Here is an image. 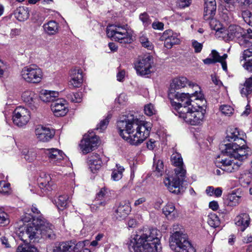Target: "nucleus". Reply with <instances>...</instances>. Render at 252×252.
<instances>
[{
  "label": "nucleus",
  "mask_w": 252,
  "mask_h": 252,
  "mask_svg": "<svg viewBox=\"0 0 252 252\" xmlns=\"http://www.w3.org/2000/svg\"><path fill=\"white\" fill-rule=\"evenodd\" d=\"M245 35L243 36L242 42H240V44L242 45L245 43L251 42L249 39H252V30L249 29L247 30H245Z\"/></svg>",
  "instance_id": "47"
},
{
  "label": "nucleus",
  "mask_w": 252,
  "mask_h": 252,
  "mask_svg": "<svg viewBox=\"0 0 252 252\" xmlns=\"http://www.w3.org/2000/svg\"><path fill=\"white\" fill-rule=\"evenodd\" d=\"M55 202L57 207L60 210H63L65 208L67 204V199L66 196L60 195Z\"/></svg>",
  "instance_id": "40"
},
{
  "label": "nucleus",
  "mask_w": 252,
  "mask_h": 252,
  "mask_svg": "<svg viewBox=\"0 0 252 252\" xmlns=\"http://www.w3.org/2000/svg\"><path fill=\"white\" fill-rule=\"evenodd\" d=\"M241 197L235 193L229 194L227 196L226 199L229 206H236L240 202Z\"/></svg>",
  "instance_id": "33"
},
{
  "label": "nucleus",
  "mask_w": 252,
  "mask_h": 252,
  "mask_svg": "<svg viewBox=\"0 0 252 252\" xmlns=\"http://www.w3.org/2000/svg\"><path fill=\"white\" fill-rule=\"evenodd\" d=\"M130 210V207L128 204L121 203L115 211L114 216L117 220H123L128 214Z\"/></svg>",
  "instance_id": "24"
},
{
  "label": "nucleus",
  "mask_w": 252,
  "mask_h": 252,
  "mask_svg": "<svg viewBox=\"0 0 252 252\" xmlns=\"http://www.w3.org/2000/svg\"><path fill=\"white\" fill-rule=\"evenodd\" d=\"M210 56H211L214 61H215V63L220 61V56L216 50H213Z\"/></svg>",
  "instance_id": "55"
},
{
  "label": "nucleus",
  "mask_w": 252,
  "mask_h": 252,
  "mask_svg": "<svg viewBox=\"0 0 252 252\" xmlns=\"http://www.w3.org/2000/svg\"><path fill=\"white\" fill-rule=\"evenodd\" d=\"M22 153L24 156L25 159L29 162L33 161L36 157V154L33 150L24 149Z\"/></svg>",
  "instance_id": "34"
},
{
  "label": "nucleus",
  "mask_w": 252,
  "mask_h": 252,
  "mask_svg": "<svg viewBox=\"0 0 252 252\" xmlns=\"http://www.w3.org/2000/svg\"><path fill=\"white\" fill-rule=\"evenodd\" d=\"M87 162L91 171L95 173L100 168L102 162L99 155L96 153H93L87 159Z\"/></svg>",
  "instance_id": "20"
},
{
  "label": "nucleus",
  "mask_w": 252,
  "mask_h": 252,
  "mask_svg": "<svg viewBox=\"0 0 252 252\" xmlns=\"http://www.w3.org/2000/svg\"><path fill=\"white\" fill-rule=\"evenodd\" d=\"M208 222L212 227H217L220 224V220L216 214H211L209 216Z\"/></svg>",
  "instance_id": "43"
},
{
  "label": "nucleus",
  "mask_w": 252,
  "mask_h": 252,
  "mask_svg": "<svg viewBox=\"0 0 252 252\" xmlns=\"http://www.w3.org/2000/svg\"><path fill=\"white\" fill-rule=\"evenodd\" d=\"M32 241L30 240L28 242L23 241L25 244L19 246L17 249V252H39L36 247L29 244Z\"/></svg>",
  "instance_id": "32"
},
{
  "label": "nucleus",
  "mask_w": 252,
  "mask_h": 252,
  "mask_svg": "<svg viewBox=\"0 0 252 252\" xmlns=\"http://www.w3.org/2000/svg\"><path fill=\"white\" fill-rule=\"evenodd\" d=\"M241 15L244 21L252 27V14L251 12L248 10H245L242 11Z\"/></svg>",
  "instance_id": "44"
},
{
  "label": "nucleus",
  "mask_w": 252,
  "mask_h": 252,
  "mask_svg": "<svg viewBox=\"0 0 252 252\" xmlns=\"http://www.w3.org/2000/svg\"><path fill=\"white\" fill-rule=\"evenodd\" d=\"M163 169V164L162 161L158 160L156 165V170L159 173L162 171Z\"/></svg>",
  "instance_id": "60"
},
{
  "label": "nucleus",
  "mask_w": 252,
  "mask_h": 252,
  "mask_svg": "<svg viewBox=\"0 0 252 252\" xmlns=\"http://www.w3.org/2000/svg\"><path fill=\"white\" fill-rule=\"evenodd\" d=\"M144 111L145 114L149 116H151L156 113V110L152 103H149L145 105Z\"/></svg>",
  "instance_id": "46"
},
{
  "label": "nucleus",
  "mask_w": 252,
  "mask_h": 252,
  "mask_svg": "<svg viewBox=\"0 0 252 252\" xmlns=\"http://www.w3.org/2000/svg\"><path fill=\"white\" fill-rule=\"evenodd\" d=\"M153 63V59L150 55H145L140 58L135 64L137 73L142 76L150 74L152 72Z\"/></svg>",
  "instance_id": "11"
},
{
  "label": "nucleus",
  "mask_w": 252,
  "mask_h": 252,
  "mask_svg": "<svg viewBox=\"0 0 252 252\" xmlns=\"http://www.w3.org/2000/svg\"><path fill=\"white\" fill-rule=\"evenodd\" d=\"M22 98L25 103L32 106L36 102L37 95L32 91L27 90L23 93Z\"/></svg>",
  "instance_id": "28"
},
{
  "label": "nucleus",
  "mask_w": 252,
  "mask_h": 252,
  "mask_svg": "<svg viewBox=\"0 0 252 252\" xmlns=\"http://www.w3.org/2000/svg\"><path fill=\"white\" fill-rule=\"evenodd\" d=\"M180 40L177 37L176 33L171 36L169 38L166 39L164 41V45L167 48H171L174 45L180 43Z\"/></svg>",
  "instance_id": "35"
},
{
  "label": "nucleus",
  "mask_w": 252,
  "mask_h": 252,
  "mask_svg": "<svg viewBox=\"0 0 252 252\" xmlns=\"http://www.w3.org/2000/svg\"><path fill=\"white\" fill-rule=\"evenodd\" d=\"M46 154L48 156L51 162L57 164L63 158L64 154L61 150L56 148L48 149L46 150Z\"/></svg>",
  "instance_id": "21"
},
{
  "label": "nucleus",
  "mask_w": 252,
  "mask_h": 252,
  "mask_svg": "<svg viewBox=\"0 0 252 252\" xmlns=\"http://www.w3.org/2000/svg\"><path fill=\"white\" fill-rule=\"evenodd\" d=\"M160 235V232L156 228H144L130 237L128 249L130 252H157Z\"/></svg>",
  "instance_id": "5"
},
{
  "label": "nucleus",
  "mask_w": 252,
  "mask_h": 252,
  "mask_svg": "<svg viewBox=\"0 0 252 252\" xmlns=\"http://www.w3.org/2000/svg\"><path fill=\"white\" fill-rule=\"evenodd\" d=\"M69 86L71 88H79L83 83L82 71L80 69L74 68L70 72Z\"/></svg>",
  "instance_id": "18"
},
{
  "label": "nucleus",
  "mask_w": 252,
  "mask_h": 252,
  "mask_svg": "<svg viewBox=\"0 0 252 252\" xmlns=\"http://www.w3.org/2000/svg\"><path fill=\"white\" fill-rule=\"evenodd\" d=\"M209 207L214 211L217 210L219 208V204L217 201H213L210 202Z\"/></svg>",
  "instance_id": "62"
},
{
  "label": "nucleus",
  "mask_w": 252,
  "mask_h": 252,
  "mask_svg": "<svg viewBox=\"0 0 252 252\" xmlns=\"http://www.w3.org/2000/svg\"><path fill=\"white\" fill-rule=\"evenodd\" d=\"M67 97L72 102L79 103L82 99V94L81 92L69 94H67Z\"/></svg>",
  "instance_id": "38"
},
{
  "label": "nucleus",
  "mask_w": 252,
  "mask_h": 252,
  "mask_svg": "<svg viewBox=\"0 0 252 252\" xmlns=\"http://www.w3.org/2000/svg\"><path fill=\"white\" fill-rule=\"evenodd\" d=\"M245 30L238 25H230L226 32L223 33V37L227 40L237 39L242 42Z\"/></svg>",
  "instance_id": "15"
},
{
  "label": "nucleus",
  "mask_w": 252,
  "mask_h": 252,
  "mask_svg": "<svg viewBox=\"0 0 252 252\" xmlns=\"http://www.w3.org/2000/svg\"><path fill=\"white\" fill-rule=\"evenodd\" d=\"M178 225H173L170 236V246L175 252H195L194 248L188 241L187 234L177 231Z\"/></svg>",
  "instance_id": "8"
},
{
  "label": "nucleus",
  "mask_w": 252,
  "mask_h": 252,
  "mask_svg": "<svg viewBox=\"0 0 252 252\" xmlns=\"http://www.w3.org/2000/svg\"><path fill=\"white\" fill-rule=\"evenodd\" d=\"M14 15L18 21H25L28 19L30 16L29 8L26 7L20 6L15 10Z\"/></svg>",
  "instance_id": "27"
},
{
  "label": "nucleus",
  "mask_w": 252,
  "mask_h": 252,
  "mask_svg": "<svg viewBox=\"0 0 252 252\" xmlns=\"http://www.w3.org/2000/svg\"><path fill=\"white\" fill-rule=\"evenodd\" d=\"M31 210L33 214V215L31 216L30 214H26L25 216L22 219V220L24 223L29 222L32 219V221L31 222H33L34 219L40 216L43 217L40 213V210L37 208L36 205H32Z\"/></svg>",
  "instance_id": "31"
},
{
  "label": "nucleus",
  "mask_w": 252,
  "mask_h": 252,
  "mask_svg": "<svg viewBox=\"0 0 252 252\" xmlns=\"http://www.w3.org/2000/svg\"><path fill=\"white\" fill-rule=\"evenodd\" d=\"M65 102L63 99H58L52 103L51 108L55 116L62 117L66 114L68 109Z\"/></svg>",
  "instance_id": "17"
},
{
  "label": "nucleus",
  "mask_w": 252,
  "mask_h": 252,
  "mask_svg": "<svg viewBox=\"0 0 252 252\" xmlns=\"http://www.w3.org/2000/svg\"><path fill=\"white\" fill-rule=\"evenodd\" d=\"M175 33H173L172 30H166L164 31V32L163 33L162 38L163 39H164V41H165L166 39L169 38L171 36H172Z\"/></svg>",
  "instance_id": "59"
},
{
  "label": "nucleus",
  "mask_w": 252,
  "mask_h": 252,
  "mask_svg": "<svg viewBox=\"0 0 252 252\" xmlns=\"http://www.w3.org/2000/svg\"><path fill=\"white\" fill-rule=\"evenodd\" d=\"M127 26L112 25L107 28V35L112 38L115 41L121 43H130L132 42L131 36L127 32L126 27Z\"/></svg>",
  "instance_id": "9"
},
{
  "label": "nucleus",
  "mask_w": 252,
  "mask_h": 252,
  "mask_svg": "<svg viewBox=\"0 0 252 252\" xmlns=\"http://www.w3.org/2000/svg\"><path fill=\"white\" fill-rule=\"evenodd\" d=\"M110 118V116L108 115L104 119L101 120L97 125L95 130L99 131L100 132H103L106 128Z\"/></svg>",
  "instance_id": "39"
},
{
  "label": "nucleus",
  "mask_w": 252,
  "mask_h": 252,
  "mask_svg": "<svg viewBox=\"0 0 252 252\" xmlns=\"http://www.w3.org/2000/svg\"><path fill=\"white\" fill-rule=\"evenodd\" d=\"M39 187L40 188L41 192L43 193H44L45 192H46L47 190H49V188H50V184L49 182H48L47 183L40 182L39 184Z\"/></svg>",
  "instance_id": "53"
},
{
  "label": "nucleus",
  "mask_w": 252,
  "mask_h": 252,
  "mask_svg": "<svg viewBox=\"0 0 252 252\" xmlns=\"http://www.w3.org/2000/svg\"><path fill=\"white\" fill-rule=\"evenodd\" d=\"M127 100V98L126 95L125 94H121L116 99V101L120 104H124Z\"/></svg>",
  "instance_id": "56"
},
{
  "label": "nucleus",
  "mask_w": 252,
  "mask_h": 252,
  "mask_svg": "<svg viewBox=\"0 0 252 252\" xmlns=\"http://www.w3.org/2000/svg\"><path fill=\"white\" fill-rule=\"evenodd\" d=\"M250 217L248 214L242 213L237 216L235 219V224L240 227L241 231H244L249 226L250 222Z\"/></svg>",
  "instance_id": "22"
},
{
  "label": "nucleus",
  "mask_w": 252,
  "mask_h": 252,
  "mask_svg": "<svg viewBox=\"0 0 252 252\" xmlns=\"http://www.w3.org/2000/svg\"><path fill=\"white\" fill-rule=\"evenodd\" d=\"M68 242L52 243L47 246V252H70L71 246Z\"/></svg>",
  "instance_id": "19"
},
{
  "label": "nucleus",
  "mask_w": 252,
  "mask_h": 252,
  "mask_svg": "<svg viewBox=\"0 0 252 252\" xmlns=\"http://www.w3.org/2000/svg\"><path fill=\"white\" fill-rule=\"evenodd\" d=\"M8 65L0 59V77L5 75L8 71Z\"/></svg>",
  "instance_id": "50"
},
{
  "label": "nucleus",
  "mask_w": 252,
  "mask_h": 252,
  "mask_svg": "<svg viewBox=\"0 0 252 252\" xmlns=\"http://www.w3.org/2000/svg\"><path fill=\"white\" fill-rule=\"evenodd\" d=\"M139 19L142 22L145 27H147L151 24V21L150 19V17L146 12L141 13L139 15Z\"/></svg>",
  "instance_id": "49"
},
{
  "label": "nucleus",
  "mask_w": 252,
  "mask_h": 252,
  "mask_svg": "<svg viewBox=\"0 0 252 252\" xmlns=\"http://www.w3.org/2000/svg\"><path fill=\"white\" fill-rule=\"evenodd\" d=\"M21 76L28 83H38L42 79V71L37 65L31 64L22 69Z\"/></svg>",
  "instance_id": "10"
},
{
  "label": "nucleus",
  "mask_w": 252,
  "mask_h": 252,
  "mask_svg": "<svg viewBox=\"0 0 252 252\" xmlns=\"http://www.w3.org/2000/svg\"><path fill=\"white\" fill-rule=\"evenodd\" d=\"M12 119L14 124L17 126H25L30 119V111L23 107H17L13 113Z\"/></svg>",
  "instance_id": "12"
},
{
  "label": "nucleus",
  "mask_w": 252,
  "mask_h": 252,
  "mask_svg": "<svg viewBox=\"0 0 252 252\" xmlns=\"http://www.w3.org/2000/svg\"><path fill=\"white\" fill-rule=\"evenodd\" d=\"M238 135L236 128L231 129L227 133L224 143L220 145L222 157L218 158L215 164L222 171L228 173L237 171L251 154L250 148L245 145L246 141Z\"/></svg>",
  "instance_id": "1"
},
{
  "label": "nucleus",
  "mask_w": 252,
  "mask_h": 252,
  "mask_svg": "<svg viewBox=\"0 0 252 252\" xmlns=\"http://www.w3.org/2000/svg\"><path fill=\"white\" fill-rule=\"evenodd\" d=\"M8 216L3 208H0V225L4 226L9 223Z\"/></svg>",
  "instance_id": "42"
},
{
  "label": "nucleus",
  "mask_w": 252,
  "mask_h": 252,
  "mask_svg": "<svg viewBox=\"0 0 252 252\" xmlns=\"http://www.w3.org/2000/svg\"><path fill=\"white\" fill-rule=\"evenodd\" d=\"M164 24L160 22H154L152 24V28L155 30H162L163 29Z\"/></svg>",
  "instance_id": "57"
},
{
  "label": "nucleus",
  "mask_w": 252,
  "mask_h": 252,
  "mask_svg": "<svg viewBox=\"0 0 252 252\" xmlns=\"http://www.w3.org/2000/svg\"><path fill=\"white\" fill-rule=\"evenodd\" d=\"M220 109L222 114L228 116H230L234 112V109L229 105L221 106Z\"/></svg>",
  "instance_id": "48"
},
{
  "label": "nucleus",
  "mask_w": 252,
  "mask_h": 252,
  "mask_svg": "<svg viewBox=\"0 0 252 252\" xmlns=\"http://www.w3.org/2000/svg\"><path fill=\"white\" fill-rule=\"evenodd\" d=\"M242 58L245 61L243 67L247 71L252 72V48L245 50Z\"/></svg>",
  "instance_id": "26"
},
{
  "label": "nucleus",
  "mask_w": 252,
  "mask_h": 252,
  "mask_svg": "<svg viewBox=\"0 0 252 252\" xmlns=\"http://www.w3.org/2000/svg\"><path fill=\"white\" fill-rule=\"evenodd\" d=\"M120 136L131 145H138L149 136L151 124L144 123L133 115L121 118L117 122Z\"/></svg>",
  "instance_id": "2"
},
{
  "label": "nucleus",
  "mask_w": 252,
  "mask_h": 252,
  "mask_svg": "<svg viewBox=\"0 0 252 252\" xmlns=\"http://www.w3.org/2000/svg\"><path fill=\"white\" fill-rule=\"evenodd\" d=\"M106 194L105 190L104 189H101L96 194L95 199L97 201L101 200L103 198L105 197Z\"/></svg>",
  "instance_id": "58"
},
{
  "label": "nucleus",
  "mask_w": 252,
  "mask_h": 252,
  "mask_svg": "<svg viewBox=\"0 0 252 252\" xmlns=\"http://www.w3.org/2000/svg\"><path fill=\"white\" fill-rule=\"evenodd\" d=\"M98 143V137L90 133L84 135L80 146L82 152L86 154L93 151L97 146Z\"/></svg>",
  "instance_id": "13"
},
{
  "label": "nucleus",
  "mask_w": 252,
  "mask_h": 252,
  "mask_svg": "<svg viewBox=\"0 0 252 252\" xmlns=\"http://www.w3.org/2000/svg\"><path fill=\"white\" fill-rule=\"evenodd\" d=\"M117 170H114L112 173V178L114 181H118L122 178L123 172L124 171L123 167L116 164Z\"/></svg>",
  "instance_id": "37"
},
{
  "label": "nucleus",
  "mask_w": 252,
  "mask_h": 252,
  "mask_svg": "<svg viewBox=\"0 0 252 252\" xmlns=\"http://www.w3.org/2000/svg\"><path fill=\"white\" fill-rule=\"evenodd\" d=\"M203 62L205 64H211L215 63V61H214L212 57L208 58L203 60Z\"/></svg>",
  "instance_id": "64"
},
{
  "label": "nucleus",
  "mask_w": 252,
  "mask_h": 252,
  "mask_svg": "<svg viewBox=\"0 0 252 252\" xmlns=\"http://www.w3.org/2000/svg\"><path fill=\"white\" fill-rule=\"evenodd\" d=\"M198 85L189 81L186 77L176 78L172 80L168 93V98L172 105L188 104L191 98L196 97L195 99H201L202 94L198 95Z\"/></svg>",
  "instance_id": "3"
},
{
  "label": "nucleus",
  "mask_w": 252,
  "mask_h": 252,
  "mask_svg": "<svg viewBox=\"0 0 252 252\" xmlns=\"http://www.w3.org/2000/svg\"><path fill=\"white\" fill-rule=\"evenodd\" d=\"M59 25L55 21L51 20L43 26L44 32L49 35H55L59 32Z\"/></svg>",
  "instance_id": "23"
},
{
  "label": "nucleus",
  "mask_w": 252,
  "mask_h": 252,
  "mask_svg": "<svg viewBox=\"0 0 252 252\" xmlns=\"http://www.w3.org/2000/svg\"><path fill=\"white\" fill-rule=\"evenodd\" d=\"M192 46L194 49V51L195 53H200L203 47V45L201 43H199L196 40H192Z\"/></svg>",
  "instance_id": "52"
},
{
  "label": "nucleus",
  "mask_w": 252,
  "mask_h": 252,
  "mask_svg": "<svg viewBox=\"0 0 252 252\" xmlns=\"http://www.w3.org/2000/svg\"><path fill=\"white\" fill-rule=\"evenodd\" d=\"M216 11V4L204 3V19L209 21V25L211 29L218 31L219 28L217 27L219 22L214 17Z\"/></svg>",
  "instance_id": "14"
},
{
  "label": "nucleus",
  "mask_w": 252,
  "mask_h": 252,
  "mask_svg": "<svg viewBox=\"0 0 252 252\" xmlns=\"http://www.w3.org/2000/svg\"><path fill=\"white\" fill-rule=\"evenodd\" d=\"M191 0H178V4L180 8L188 7L191 3Z\"/></svg>",
  "instance_id": "54"
},
{
  "label": "nucleus",
  "mask_w": 252,
  "mask_h": 252,
  "mask_svg": "<svg viewBox=\"0 0 252 252\" xmlns=\"http://www.w3.org/2000/svg\"><path fill=\"white\" fill-rule=\"evenodd\" d=\"M171 161L176 166L174 169L175 175L174 177L166 178L164 180V183L170 192L178 194L183 189L182 184L186 178V170L181 155L179 153L175 152L172 154Z\"/></svg>",
  "instance_id": "6"
},
{
  "label": "nucleus",
  "mask_w": 252,
  "mask_h": 252,
  "mask_svg": "<svg viewBox=\"0 0 252 252\" xmlns=\"http://www.w3.org/2000/svg\"><path fill=\"white\" fill-rule=\"evenodd\" d=\"M146 199L145 197H141L135 200L134 205L135 206H138L146 201Z\"/></svg>",
  "instance_id": "63"
},
{
  "label": "nucleus",
  "mask_w": 252,
  "mask_h": 252,
  "mask_svg": "<svg viewBox=\"0 0 252 252\" xmlns=\"http://www.w3.org/2000/svg\"><path fill=\"white\" fill-rule=\"evenodd\" d=\"M35 133L37 138L43 142L49 141L54 137L55 134L53 129L40 125L36 128Z\"/></svg>",
  "instance_id": "16"
},
{
  "label": "nucleus",
  "mask_w": 252,
  "mask_h": 252,
  "mask_svg": "<svg viewBox=\"0 0 252 252\" xmlns=\"http://www.w3.org/2000/svg\"><path fill=\"white\" fill-rule=\"evenodd\" d=\"M54 226L43 217L34 219L33 222H29L19 228L18 236L24 242L33 241L41 237L45 239L53 240L56 238Z\"/></svg>",
  "instance_id": "4"
},
{
  "label": "nucleus",
  "mask_w": 252,
  "mask_h": 252,
  "mask_svg": "<svg viewBox=\"0 0 252 252\" xmlns=\"http://www.w3.org/2000/svg\"><path fill=\"white\" fill-rule=\"evenodd\" d=\"M162 212L169 220H172L177 217V212L172 203H168L163 208Z\"/></svg>",
  "instance_id": "29"
},
{
  "label": "nucleus",
  "mask_w": 252,
  "mask_h": 252,
  "mask_svg": "<svg viewBox=\"0 0 252 252\" xmlns=\"http://www.w3.org/2000/svg\"><path fill=\"white\" fill-rule=\"evenodd\" d=\"M240 88L242 95L248 98L249 95L252 93V77L247 78L245 83L241 85Z\"/></svg>",
  "instance_id": "30"
},
{
  "label": "nucleus",
  "mask_w": 252,
  "mask_h": 252,
  "mask_svg": "<svg viewBox=\"0 0 252 252\" xmlns=\"http://www.w3.org/2000/svg\"><path fill=\"white\" fill-rule=\"evenodd\" d=\"M59 96V93L55 91H48L42 90L39 94L40 99L45 102H54Z\"/></svg>",
  "instance_id": "25"
},
{
  "label": "nucleus",
  "mask_w": 252,
  "mask_h": 252,
  "mask_svg": "<svg viewBox=\"0 0 252 252\" xmlns=\"http://www.w3.org/2000/svg\"><path fill=\"white\" fill-rule=\"evenodd\" d=\"M9 189V184L6 183L5 181H0V193L2 194H6L8 192Z\"/></svg>",
  "instance_id": "51"
},
{
  "label": "nucleus",
  "mask_w": 252,
  "mask_h": 252,
  "mask_svg": "<svg viewBox=\"0 0 252 252\" xmlns=\"http://www.w3.org/2000/svg\"><path fill=\"white\" fill-rule=\"evenodd\" d=\"M222 189L220 188H217L214 189L212 186H209L206 188V192L210 195L212 196L215 195L216 197H220L222 194Z\"/></svg>",
  "instance_id": "36"
},
{
  "label": "nucleus",
  "mask_w": 252,
  "mask_h": 252,
  "mask_svg": "<svg viewBox=\"0 0 252 252\" xmlns=\"http://www.w3.org/2000/svg\"><path fill=\"white\" fill-rule=\"evenodd\" d=\"M155 146V141L154 140L150 139L149 141L147 142V147L149 150H153Z\"/></svg>",
  "instance_id": "61"
},
{
  "label": "nucleus",
  "mask_w": 252,
  "mask_h": 252,
  "mask_svg": "<svg viewBox=\"0 0 252 252\" xmlns=\"http://www.w3.org/2000/svg\"><path fill=\"white\" fill-rule=\"evenodd\" d=\"M139 41L142 45L149 50H152L153 48L152 43L144 35H142L139 38Z\"/></svg>",
  "instance_id": "45"
},
{
  "label": "nucleus",
  "mask_w": 252,
  "mask_h": 252,
  "mask_svg": "<svg viewBox=\"0 0 252 252\" xmlns=\"http://www.w3.org/2000/svg\"><path fill=\"white\" fill-rule=\"evenodd\" d=\"M192 101V99H190L188 104L178 105L174 107L178 111L179 117L182 118L186 123L193 126L198 125L204 120L205 110L200 107H199L200 110H193L191 104Z\"/></svg>",
  "instance_id": "7"
},
{
  "label": "nucleus",
  "mask_w": 252,
  "mask_h": 252,
  "mask_svg": "<svg viewBox=\"0 0 252 252\" xmlns=\"http://www.w3.org/2000/svg\"><path fill=\"white\" fill-rule=\"evenodd\" d=\"M68 244H69V245L71 246V249L70 250V252L74 251V252H82V250L85 246V244L84 242H79L77 244H75L74 242H68Z\"/></svg>",
  "instance_id": "41"
}]
</instances>
